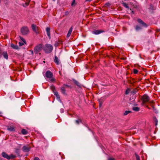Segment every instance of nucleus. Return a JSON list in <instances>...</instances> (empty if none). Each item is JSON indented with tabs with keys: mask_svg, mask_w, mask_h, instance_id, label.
<instances>
[{
	"mask_svg": "<svg viewBox=\"0 0 160 160\" xmlns=\"http://www.w3.org/2000/svg\"><path fill=\"white\" fill-rule=\"evenodd\" d=\"M29 4L28 3L25 2L24 4H23V6L24 7H26Z\"/></svg>",
	"mask_w": 160,
	"mask_h": 160,
	"instance_id": "obj_34",
	"label": "nucleus"
},
{
	"mask_svg": "<svg viewBox=\"0 0 160 160\" xmlns=\"http://www.w3.org/2000/svg\"><path fill=\"white\" fill-rule=\"evenodd\" d=\"M153 102V101H152V102H150V103Z\"/></svg>",
	"mask_w": 160,
	"mask_h": 160,
	"instance_id": "obj_52",
	"label": "nucleus"
},
{
	"mask_svg": "<svg viewBox=\"0 0 160 160\" xmlns=\"http://www.w3.org/2000/svg\"><path fill=\"white\" fill-rule=\"evenodd\" d=\"M132 110L136 112L139 111L140 110L139 108L138 107H133L132 108Z\"/></svg>",
	"mask_w": 160,
	"mask_h": 160,
	"instance_id": "obj_23",
	"label": "nucleus"
},
{
	"mask_svg": "<svg viewBox=\"0 0 160 160\" xmlns=\"http://www.w3.org/2000/svg\"><path fill=\"white\" fill-rule=\"evenodd\" d=\"M9 156L10 159H13L15 158L16 157V156L13 155V154H11Z\"/></svg>",
	"mask_w": 160,
	"mask_h": 160,
	"instance_id": "obj_30",
	"label": "nucleus"
},
{
	"mask_svg": "<svg viewBox=\"0 0 160 160\" xmlns=\"http://www.w3.org/2000/svg\"><path fill=\"white\" fill-rule=\"evenodd\" d=\"M2 54L4 58L6 59H8V53H7V52L6 51H4L3 52Z\"/></svg>",
	"mask_w": 160,
	"mask_h": 160,
	"instance_id": "obj_17",
	"label": "nucleus"
},
{
	"mask_svg": "<svg viewBox=\"0 0 160 160\" xmlns=\"http://www.w3.org/2000/svg\"><path fill=\"white\" fill-rule=\"evenodd\" d=\"M50 81L51 82H54L55 81V79L53 78H51Z\"/></svg>",
	"mask_w": 160,
	"mask_h": 160,
	"instance_id": "obj_41",
	"label": "nucleus"
},
{
	"mask_svg": "<svg viewBox=\"0 0 160 160\" xmlns=\"http://www.w3.org/2000/svg\"><path fill=\"white\" fill-rule=\"evenodd\" d=\"M129 92L130 90L129 89H127L125 91V94H128L129 93Z\"/></svg>",
	"mask_w": 160,
	"mask_h": 160,
	"instance_id": "obj_39",
	"label": "nucleus"
},
{
	"mask_svg": "<svg viewBox=\"0 0 160 160\" xmlns=\"http://www.w3.org/2000/svg\"><path fill=\"white\" fill-rule=\"evenodd\" d=\"M29 30L27 27H23L21 29V32L23 35H26L29 32Z\"/></svg>",
	"mask_w": 160,
	"mask_h": 160,
	"instance_id": "obj_4",
	"label": "nucleus"
},
{
	"mask_svg": "<svg viewBox=\"0 0 160 160\" xmlns=\"http://www.w3.org/2000/svg\"><path fill=\"white\" fill-rule=\"evenodd\" d=\"M148 8L149 12L152 13H154V11L156 9V7L152 4H150Z\"/></svg>",
	"mask_w": 160,
	"mask_h": 160,
	"instance_id": "obj_5",
	"label": "nucleus"
},
{
	"mask_svg": "<svg viewBox=\"0 0 160 160\" xmlns=\"http://www.w3.org/2000/svg\"><path fill=\"white\" fill-rule=\"evenodd\" d=\"M31 148L28 145L26 146H24L22 148V151L25 152H28L30 150Z\"/></svg>",
	"mask_w": 160,
	"mask_h": 160,
	"instance_id": "obj_7",
	"label": "nucleus"
},
{
	"mask_svg": "<svg viewBox=\"0 0 160 160\" xmlns=\"http://www.w3.org/2000/svg\"><path fill=\"white\" fill-rule=\"evenodd\" d=\"M54 62L57 65H59L60 64V62L58 57L56 56H55Z\"/></svg>",
	"mask_w": 160,
	"mask_h": 160,
	"instance_id": "obj_16",
	"label": "nucleus"
},
{
	"mask_svg": "<svg viewBox=\"0 0 160 160\" xmlns=\"http://www.w3.org/2000/svg\"><path fill=\"white\" fill-rule=\"evenodd\" d=\"M19 38H20V39L24 43H25V44H26V42L25 40L22 37L19 36Z\"/></svg>",
	"mask_w": 160,
	"mask_h": 160,
	"instance_id": "obj_32",
	"label": "nucleus"
},
{
	"mask_svg": "<svg viewBox=\"0 0 160 160\" xmlns=\"http://www.w3.org/2000/svg\"><path fill=\"white\" fill-rule=\"evenodd\" d=\"M141 100L142 101V104H145L149 101L150 98L148 95L145 94L142 97Z\"/></svg>",
	"mask_w": 160,
	"mask_h": 160,
	"instance_id": "obj_3",
	"label": "nucleus"
},
{
	"mask_svg": "<svg viewBox=\"0 0 160 160\" xmlns=\"http://www.w3.org/2000/svg\"><path fill=\"white\" fill-rule=\"evenodd\" d=\"M46 31L48 37L49 39H50V28L49 27H47L46 28Z\"/></svg>",
	"mask_w": 160,
	"mask_h": 160,
	"instance_id": "obj_13",
	"label": "nucleus"
},
{
	"mask_svg": "<svg viewBox=\"0 0 160 160\" xmlns=\"http://www.w3.org/2000/svg\"><path fill=\"white\" fill-rule=\"evenodd\" d=\"M15 152L17 153V154L18 155V156H20V153L19 151V150L18 149H15Z\"/></svg>",
	"mask_w": 160,
	"mask_h": 160,
	"instance_id": "obj_28",
	"label": "nucleus"
},
{
	"mask_svg": "<svg viewBox=\"0 0 160 160\" xmlns=\"http://www.w3.org/2000/svg\"><path fill=\"white\" fill-rule=\"evenodd\" d=\"M152 108L153 109V110L155 112H157V111L156 110V109L153 106H152Z\"/></svg>",
	"mask_w": 160,
	"mask_h": 160,
	"instance_id": "obj_37",
	"label": "nucleus"
},
{
	"mask_svg": "<svg viewBox=\"0 0 160 160\" xmlns=\"http://www.w3.org/2000/svg\"><path fill=\"white\" fill-rule=\"evenodd\" d=\"M0 160H3L2 158H0Z\"/></svg>",
	"mask_w": 160,
	"mask_h": 160,
	"instance_id": "obj_50",
	"label": "nucleus"
},
{
	"mask_svg": "<svg viewBox=\"0 0 160 160\" xmlns=\"http://www.w3.org/2000/svg\"><path fill=\"white\" fill-rule=\"evenodd\" d=\"M110 5V4L109 3H106L104 5V7H109Z\"/></svg>",
	"mask_w": 160,
	"mask_h": 160,
	"instance_id": "obj_33",
	"label": "nucleus"
},
{
	"mask_svg": "<svg viewBox=\"0 0 160 160\" xmlns=\"http://www.w3.org/2000/svg\"><path fill=\"white\" fill-rule=\"evenodd\" d=\"M46 77L48 78H51L53 77V73L50 71H47L45 74Z\"/></svg>",
	"mask_w": 160,
	"mask_h": 160,
	"instance_id": "obj_6",
	"label": "nucleus"
},
{
	"mask_svg": "<svg viewBox=\"0 0 160 160\" xmlns=\"http://www.w3.org/2000/svg\"><path fill=\"white\" fill-rule=\"evenodd\" d=\"M1 155L2 156L5 158L7 159L8 160L10 159V157L9 155H8L5 152H2V153Z\"/></svg>",
	"mask_w": 160,
	"mask_h": 160,
	"instance_id": "obj_10",
	"label": "nucleus"
},
{
	"mask_svg": "<svg viewBox=\"0 0 160 160\" xmlns=\"http://www.w3.org/2000/svg\"><path fill=\"white\" fill-rule=\"evenodd\" d=\"M42 44H40L34 47V52L36 54H38L39 52L42 51Z\"/></svg>",
	"mask_w": 160,
	"mask_h": 160,
	"instance_id": "obj_2",
	"label": "nucleus"
},
{
	"mask_svg": "<svg viewBox=\"0 0 160 160\" xmlns=\"http://www.w3.org/2000/svg\"><path fill=\"white\" fill-rule=\"evenodd\" d=\"M132 112L130 111H126L123 113V115L126 116L127 115L128 113Z\"/></svg>",
	"mask_w": 160,
	"mask_h": 160,
	"instance_id": "obj_26",
	"label": "nucleus"
},
{
	"mask_svg": "<svg viewBox=\"0 0 160 160\" xmlns=\"http://www.w3.org/2000/svg\"><path fill=\"white\" fill-rule=\"evenodd\" d=\"M53 1H55V0H52Z\"/></svg>",
	"mask_w": 160,
	"mask_h": 160,
	"instance_id": "obj_55",
	"label": "nucleus"
},
{
	"mask_svg": "<svg viewBox=\"0 0 160 160\" xmlns=\"http://www.w3.org/2000/svg\"><path fill=\"white\" fill-rule=\"evenodd\" d=\"M99 106L100 107H101L102 105V102H103V100L102 98H101L100 99H99Z\"/></svg>",
	"mask_w": 160,
	"mask_h": 160,
	"instance_id": "obj_24",
	"label": "nucleus"
},
{
	"mask_svg": "<svg viewBox=\"0 0 160 160\" xmlns=\"http://www.w3.org/2000/svg\"><path fill=\"white\" fill-rule=\"evenodd\" d=\"M32 30L35 32H37V28H38V27L37 26L34 24H32Z\"/></svg>",
	"mask_w": 160,
	"mask_h": 160,
	"instance_id": "obj_14",
	"label": "nucleus"
},
{
	"mask_svg": "<svg viewBox=\"0 0 160 160\" xmlns=\"http://www.w3.org/2000/svg\"><path fill=\"white\" fill-rule=\"evenodd\" d=\"M122 4L123 6L125 7L126 8L128 9H129V8L128 6V4H127L125 2H123L122 3Z\"/></svg>",
	"mask_w": 160,
	"mask_h": 160,
	"instance_id": "obj_22",
	"label": "nucleus"
},
{
	"mask_svg": "<svg viewBox=\"0 0 160 160\" xmlns=\"http://www.w3.org/2000/svg\"><path fill=\"white\" fill-rule=\"evenodd\" d=\"M51 89L52 90L53 92L56 91L55 87L53 85H52L51 86Z\"/></svg>",
	"mask_w": 160,
	"mask_h": 160,
	"instance_id": "obj_27",
	"label": "nucleus"
},
{
	"mask_svg": "<svg viewBox=\"0 0 160 160\" xmlns=\"http://www.w3.org/2000/svg\"><path fill=\"white\" fill-rule=\"evenodd\" d=\"M73 81L74 82V83L78 87H81V84L78 82V81H76L75 79H73Z\"/></svg>",
	"mask_w": 160,
	"mask_h": 160,
	"instance_id": "obj_20",
	"label": "nucleus"
},
{
	"mask_svg": "<svg viewBox=\"0 0 160 160\" xmlns=\"http://www.w3.org/2000/svg\"><path fill=\"white\" fill-rule=\"evenodd\" d=\"M137 21L141 25H142V26L145 27H147V24L144 22H143V21L141 19H137Z\"/></svg>",
	"mask_w": 160,
	"mask_h": 160,
	"instance_id": "obj_8",
	"label": "nucleus"
},
{
	"mask_svg": "<svg viewBox=\"0 0 160 160\" xmlns=\"http://www.w3.org/2000/svg\"><path fill=\"white\" fill-rule=\"evenodd\" d=\"M75 122L76 124L78 125L80 123L82 122V120L81 118H79L75 121Z\"/></svg>",
	"mask_w": 160,
	"mask_h": 160,
	"instance_id": "obj_19",
	"label": "nucleus"
},
{
	"mask_svg": "<svg viewBox=\"0 0 160 160\" xmlns=\"http://www.w3.org/2000/svg\"><path fill=\"white\" fill-rule=\"evenodd\" d=\"M136 157L137 160H140L139 156L138 155L136 154Z\"/></svg>",
	"mask_w": 160,
	"mask_h": 160,
	"instance_id": "obj_40",
	"label": "nucleus"
},
{
	"mask_svg": "<svg viewBox=\"0 0 160 160\" xmlns=\"http://www.w3.org/2000/svg\"><path fill=\"white\" fill-rule=\"evenodd\" d=\"M63 86H64L66 88H71V86L68 85L64 84L63 85Z\"/></svg>",
	"mask_w": 160,
	"mask_h": 160,
	"instance_id": "obj_31",
	"label": "nucleus"
},
{
	"mask_svg": "<svg viewBox=\"0 0 160 160\" xmlns=\"http://www.w3.org/2000/svg\"><path fill=\"white\" fill-rule=\"evenodd\" d=\"M53 48L52 46L50 44H47L43 47V51L46 53H49L52 52Z\"/></svg>",
	"mask_w": 160,
	"mask_h": 160,
	"instance_id": "obj_1",
	"label": "nucleus"
},
{
	"mask_svg": "<svg viewBox=\"0 0 160 160\" xmlns=\"http://www.w3.org/2000/svg\"><path fill=\"white\" fill-rule=\"evenodd\" d=\"M66 88L64 86H63L61 87L60 90L61 92L64 95H66V93L65 92Z\"/></svg>",
	"mask_w": 160,
	"mask_h": 160,
	"instance_id": "obj_12",
	"label": "nucleus"
},
{
	"mask_svg": "<svg viewBox=\"0 0 160 160\" xmlns=\"http://www.w3.org/2000/svg\"><path fill=\"white\" fill-rule=\"evenodd\" d=\"M30 52H31V54H32V55H33V51L32 50H31L30 51Z\"/></svg>",
	"mask_w": 160,
	"mask_h": 160,
	"instance_id": "obj_46",
	"label": "nucleus"
},
{
	"mask_svg": "<svg viewBox=\"0 0 160 160\" xmlns=\"http://www.w3.org/2000/svg\"><path fill=\"white\" fill-rule=\"evenodd\" d=\"M142 29L138 25L136 26L135 29L137 31H139Z\"/></svg>",
	"mask_w": 160,
	"mask_h": 160,
	"instance_id": "obj_29",
	"label": "nucleus"
},
{
	"mask_svg": "<svg viewBox=\"0 0 160 160\" xmlns=\"http://www.w3.org/2000/svg\"><path fill=\"white\" fill-rule=\"evenodd\" d=\"M108 160H115V159L112 158H108Z\"/></svg>",
	"mask_w": 160,
	"mask_h": 160,
	"instance_id": "obj_44",
	"label": "nucleus"
},
{
	"mask_svg": "<svg viewBox=\"0 0 160 160\" xmlns=\"http://www.w3.org/2000/svg\"><path fill=\"white\" fill-rule=\"evenodd\" d=\"M138 72V71L136 69H133V73L134 74H137Z\"/></svg>",
	"mask_w": 160,
	"mask_h": 160,
	"instance_id": "obj_36",
	"label": "nucleus"
},
{
	"mask_svg": "<svg viewBox=\"0 0 160 160\" xmlns=\"http://www.w3.org/2000/svg\"><path fill=\"white\" fill-rule=\"evenodd\" d=\"M25 44L23 42H19V44L20 46H21Z\"/></svg>",
	"mask_w": 160,
	"mask_h": 160,
	"instance_id": "obj_38",
	"label": "nucleus"
},
{
	"mask_svg": "<svg viewBox=\"0 0 160 160\" xmlns=\"http://www.w3.org/2000/svg\"><path fill=\"white\" fill-rule=\"evenodd\" d=\"M59 43H62V41L61 40L58 41Z\"/></svg>",
	"mask_w": 160,
	"mask_h": 160,
	"instance_id": "obj_47",
	"label": "nucleus"
},
{
	"mask_svg": "<svg viewBox=\"0 0 160 160\" xmlns=\"http://www.w3.org/2000/svg\"><path fill=\"white\" fill-rule=\"evenodd\" d=\"M30 0H27L26 2L27 3H28V4H29V2H30Z\"/></svg>",
	"mask_w": 160,
	"mask_h": 160,
	"instance_id": "obj_45",
	"label": "nucleus"
},
{
	"mask_svg": "<svg viewBox=\"0 0 160 160\" xmlns=\"http://www.w3.org/2000/svg\"><path fill=\"white\" fill-rule=\"evenodd\" d=\"M132 12L133 13H134V12L133 11H132Z\"/></svg>",
	"mask_w": 160,
	"mask_h": 160,
	"instance_id": "obj_51",
	"label": "nucleus"
},
{
	"mask_svg": "<svg viewBox=\"0 0 160 160\" xmlns=\"http://www.w3.org/2000/svg\"><path fill=\"white\" fill-rule=\"evenodd\" d=\"M92 33L95 34H99L101 33L104 32V31L102 30H95L92 31Z\"/></svg>",
	"mask_w": 160,
	"mask_h": 160,
	"instance_id": "obj_9",
	"label": "nucleus"
},
{
	"mask_svg": "<svg viewBox=\"0 0 160 160\" xmlns=\"http://www.w3.org/2000/svg\"><path fill=\"white\" fill-rule=\"evenodd\" d=\"M28 131L25 129H22L21 130V133L23 135H26L28 134Z\"/></svg>",
	"mask_w": 160,
	"mask_h": 160,
	"instance_id": "obj_21",
	"label": "nucleus"
},
{
	"mask_svg": "<svg viewBox=\"0 0 160 160\" xmlns=\"http://www.w3.org/2000/svg\"><path fill=\"white\" fill-rule=\"evenodd\" d=\"M7 130L11 132H14L15 131V128L13 126L7 127Z\"/></svg>",
	"mask_w": 160,
	"mask_h": 160,
	"instance_id": "obj_11",
	"label": "nucleus"
},
{
	"mask_svg": "<svg viewBox=\"0 0 160 160\" xmlns=\"http://www.w3.org/2000/svg\"><path fill=\"white\" fill-rule=\"evenodd\" d=\"M75 0H73L72 2V3L71 5L72 6H75L76 4H75Z\"/></svg>",
	"mask_w": 160,
	"mask_h": 160,
	"instance_id": "obj_35",
	"label": "nucleus"
},
{
	"mask_svg": "<svg viewBox=\"0 0 160 160\" xmlns=\"http://www.w3.org/2000/svg\"><path fill=\"white\" fill-rule=\"evenodd\" d=\"M147 107H148V108L149 109V107H148V106H147Z\"/></svg>",
	"mask_w": 160,
	"mask_h": 160,
	"instance_id": "obj_53",
	"label": "nucleus"
},
{
	"mask_svg": "<svg viewBox=\"0 0 160 160\" xmlns=\"http://www.w3.org/2000/svg\"><path fill=\"white\" fill-rule=\"evenodd\" d=\"M72 27L69 29L68 31V33L67 35V38L69 37L70 36L71 34V33L72 32Z\"/></svg>",
	"mask_w": 160,
	"mask_h": 160,
	"instance_id": "obj_15",
	"label": "nucleus"
},
{
	"mask_svg": "<svg viewBox=\"0 0 160 160\" xmlns=\"http://www.w3.org/2000/svg\"><path fill=\"white\" fill-rule=\"evenodd\" d=\"M34 160H40L39 158L38 157H35L34 158Z\"/></svg>",
	"mask_w": 160,
	"mask_h": 160,
	"instance_id": "obj_43",
	"label": "nucleus"
},
{
	"mask_svg": "<svg viewBox=\"0 0 160 160\" xmlns=\"http://www.w3.org/2000/svg\"><path fill=\"white\" fill-rule=\"evenodd\" d=\"M54 93V95L56 96H58V92L56 91H55L53 92Z\"/></svg>",
	"mask_w": 160,
	"mask_h": 160,
	"instance_id": "obj_42",
	"label": "nucleus"
},
{
	"mask_svg": "<svg viewBox=\"0 0 160 160\" xmlns=\"http://www.w3.org/2000/svg\"><path fill=\"white\" fill-rule=\"evenodd\" d=\"M43 62H44V63H45V61H43Z\"/></svg>",
	"mask_w": 160,
	"mask_h": 160,
	"instance_id": "obj_54",
	"label": "nucleus"
},
{
	"mask_svg": "<svg viewBox=\"0 0 160 160\" xmlns=\"http://www.w3.org/2000/svg\"><path fill=\"white\" fill-rule=\"evenodd\" d=\"M132 4V3L131 2H129L128 3V5H131V4Z\"/></svg>",
	"mask_w": 160,
	"mask_h": 160,
	"instance_id": "obj_48",
	"label": "nucleus"
},
{
	"mask_svg": "<svg viewBox=\"0 0 160 160\" xmlns=\"http://www.w3.org/2000/svg\"><path fill=\"white\" fill-rule=\"evenodd\" d=\"M56 97H57V98H60V96H59V95H58V96H57Z\"/></svg>",
	"mask_w": 160,
	"mask_h": 160,
	"instance_id": "obj_49",
	"label": "nucleus"
},
{
	"mask_svg": "<svg viewBox=\"0 0 160 160\" xmlns=\"http://www.w3.org/2000/svg\"><path fill=\"white\" fill-rule=\"evenodd\" d=\"M153 119L155 122V126H156L158 125V120L156 117H154L153 118Z\"/></svg>",
	"mask_w": 160,
	"mask_h": 160,
	"instance_id": "obj_25",
	"label": "nucleus"
},
{
	"mask_svg": "<svg viewBox=\"0 0 160 160\" xmlns=\"http://www.w3.org/2000/svg\"><path fill=\"white\" fill-rule=\"evenodd\" d=\"M11 47L12 48L18 50L19 49V48L18 46L15 45L14 44L12 43L11 44Z\"/></svg>",
	"mask_w": 160,
	"mask_h": 160,
	"instance_id": "obj_18",
	"label": "nucleus"
}]
</instances>
